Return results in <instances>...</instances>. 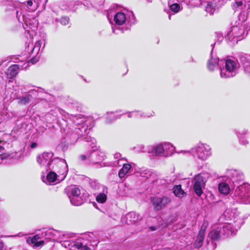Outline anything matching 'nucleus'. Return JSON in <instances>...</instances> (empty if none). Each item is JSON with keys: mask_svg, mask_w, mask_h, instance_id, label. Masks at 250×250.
I'll return each instance as SVG.
<instances>
[{"mask_svg": "<svg viewBox=\"0 0 250 250\" xmlns=\"http://www.w3.org/2000/svg\"><path fill=\"white\" fill-rule=\"evenodd\" d=\"M54 154L52 152H44L37 157V162L42 168V172H47L53 161Z\"/></svg>", "mask_w": 250, "mask_h": 250, "instance_id": "dca6fc26", "label": "nucleus"}, {"mask_svg": "<svg viewBox=\"0 0 250 250\" xmlns=\"http://www.w3.org/2000/svg\"><path fill=\"white\" fill-rule=\"evenodd\" d=\"M17 18L18 20V21H20V22H21V12H19V11H17Z\"/></svg>", "mask_w": 250, "mask_h": 250, "instance_id": "de8ad7c7", "label": "nucleus"}, {"mask_svg": "<svg viewBox=\"0 0 250 250\" xmlns=\"http://www.w3.org/2000/svg\"><path fill=\"white\" fill-rule=\"evenodd\" d=\"M82 248L81 247V248H71L70 250H83L81 248Z\"/></svg>", "mask_w": 250, "mask_h": 250, "instance_id": "5fc2aeb1", "label": "nucleus"}, {"mask_svg": "<svg viewBox=\"0 0 250 250\" xmlns=\"http://www.w3.org/2000/svg\"><path fill=\"white\" fill-rule=\"evenodd\" d=\"M107 189L106 191H102V192L99 193L96 196V201L100 203H104L107 199L106 194L107 193Z\"/></svg>", "mask_w": 250, "mask_h": 250, "instance_id": "f704fd0d", "label": "nucleus"}, {"mask_svg": "<svg viewBox=\"0 0 250 250\" xmlns=\"http://www.w3.org/2000/svg\"><path fill=\"white\" fill-rule=\"evenodd\" d=\"M49 170L55 172L59 177H61V180L64 179L68 172V166L66 161L63 159L56 157L53 159Z\"/></svg>", "mask_w": 250, "mask_h": 250, "instance_id": "f8f14e48", "label": "nucleus"}, {"mask_svg": "<svg viewBox=\"0 0 250 250\" xmlns=\"http://www.w3.org/2000/svg\"><path fill=\"white\" fill-rule=\"evenodd\" d=\"M150 201L154 209L159 210L171 202V200L167 196H164L163 197H154L151 198Z\"/></svg>", "mask_w": 250, "mask_h": 250, "instance_id": "6ab92c4d", "label": "nucleus"}, {"mask_svg": "<svg viewBox=\"0 0 250 250\" xmlns=\"http://www.w3.org/2000/svg\"><path fill=\"white\" fill-rule=\"evenodd\" d=\"M175 149L174 146L169 142H163L158 144L150 146L143 150L152 153L157 156L168 157L171 156Z\"/></svg>", "mask_w": 250, "mask_h": 250, "instance_id": "423d86ee", "label": "nucleus"}, {"mask_svg": "<svg viewBox=\"0 0 250 250\" xmlns=\"http://www.w3.org/2000/svg\"><path fill=\"white\" fill-rule=\"evenodd\" d=\"M46 45V41L45 39L40 40L36 42L34 47H44Z\"/></svg>", "mask_w": 250, "mask_h": 250, "instance_id": "79ce46f5", "label": "nucleus"}, {"mask_svg": "<svg viewBox=\"0 0 250 250\" xmlns=\"http://www.w3.org/2000/svg\"><path fill=\"white\" fill-rule=\"evenodd\" d=\"M49 171V172L47 174L46 176L47 181L49 183L54 182L57 179V177L58 176V174L54 171L51 170Z\"/></svg>", "mask_w": 250, "mask_h": 250, "instance_id": "e433bc0d", "label": "nucleus"}, {"mask_svg": "<svg viewBox=\"0 0 250 250\" xmlns=\"http://www.w3.org/2000/svg\"><path fill=\"white\" fill-rule=\"evenodd\" d=\"M223 181L220 182L218 186V190L220 193L224 195H227L230 190L229 185L231 184L229 182L227 179L223 178Z\"/></svg>", "mask_w": 250, "mask_h": 250, "instance_id": "bb28decb", "label": "nucleus"}, {"mask_svg": "<svg viewBox=\"0 0 250 250\" xmlns=\"http://www.w3.org/2000/svg\"><path fill=\"white\" fill-rule=\"evenodd\" d=\"M96 143L92 146L94 147L91 148L92 150L88 152L86 154H82L79 156V159L83 161H86L87 163L93 165L97 164L104 161L105 155L103 152L97 149L95 146Z\"/></svg>", "mask_w": 250, "mask_h": 250, "instance_id": "9b49d317", "label": "nucleus"}, {"mask_svg": "<svg viewBox=\"0 0 250 250\" xmlns=\"http://www.w3.org/2000/svg\"><path fill=\"white\" fill-rule=\"evenodd\" d=\"M9 62L7 60L2 61L0 63V69L1 70H3L8 64Z\"/></svg>", "mask_w": 250, "mask_h": 250, "instance_id": "37998d69", "label": "nucleus"}, {"mask_svg": "<svg viewBox=\"0 0 250 250\" xmlns=\"http://www.w3.org/2000/svg\"><path fill=\"white\" fill-rule=\"evenodd\" d=\"M150 229L151 230H155L156 229L154 227H151L150 228Z\"/></svg>", "mask_w": 250, "mask_h": 250, "instance_id": "bf43d9fd", "label": "nucleus"}, {"mask_svg": "<svg viewBox=\"0 0 250 250\" xmlns=\"http://www.w3.org/2000/svg\"><path fill=\"white\" fill-rule=\"evenodd\" d=\"M62 246L65 248L71 249L74 248H81L83 246L80 240H77L75 234L58 231L57 240Z\"/></svg>", "mask_w": 250, "mask_h": 250, "instance_id": "6e6552de", "label": "nucleus"}, {"mask_svg": "<svg viewBox=\"0 0 250 250\" xmlns=\"http://www.w3.org/2000/svg\"><path fill=\"white\" fill-rule=\"evenodd\" d=\"M42 92L38 88L31 89L21 96L18 97L17 99L19 104L25 105L34 99H41Z\"/></svg>", "mask_w": 250, "mask_h": 250, "instance_id": "2eb2a0df", "label": "nucleus"}, {"mask_svg": "<svg viewBox=\"0 0 250 250\" xmlns=\"http://www.w3.org/2000/svg\"><path fill=\"white\" fill-rule=\"evenodd\" d=\"M115 26H121L128 22L127 16L123 12H118L114 16Z\"/></svg>", "mask_w": 250, "mask_h": 250, "instance_id": "393cba45", "label": "nucleus"}, {"mask_svg": "<svg viewBox=\"0 0 250 250\" xmlns=\"http://www.w3.org/2000/svg\"><path fill=\"white\" fill-rule=\"evenodd\" d=\"M140 175L143 179L147 180L150 183L154 182L158 178V176L156 172L149 169L141 170L140 172Z\"/></svg>", "mask_w": 250, "mask_h": 250, "instance_id": "5701e85b", "label": "nucleus"}, {"mask_svg": "<svg viewBox=\"0 0 250 250\" xmlns=\"http://www.w3.org/2000/svg\"><path fill=\"white\" fill-rule=\"evenodd\" d=\"M206 174L200 173L195 176L193 180V184L204 186L207 182Z\"/></svg>", "mask_w": 250, "mask_h": 250, "instance_id": "c85d7f7f", "label": "nucleus"}, {"mask_svg": "<svg viewBox=\"0 0 250 250\" xmlns=\"http://www.w3.org/2000/svg\"><path fill=\"white\" fill-rule=\"evenodd\" d=\"M29 67L28 62H19L18 64L11 65L4 73L0 71V77L4 81L9 79H13L18 74L20 69H26Z\"/></svg>", "mask_w": 250, "mask_h": 250, "instance_id": "ddd939ff", "label": "nucleus"}, {"mask_svg": "<svg viewBox=\"0 0 250 250\" xmlns=\"http://www.w3.org/2000/svg\"><path fill=\"white\" fill-rule=\"evenodd\" d=\"M248 1L247 0H235L234 2L232 5V8L235 12L239 11L246 6V3Z\"/></svg>", "mask_w": 250, "mask_h": 250, "instance_id": "c756f323", "label": "nucleus"}, {"mask_svg": "<svg viewBox=\"0 0 250 250\" xmlns=\"http://www.w3.org/2000/svg\"><path fill=\"white\" fill-rule=\"evenodd\" d=\"M173 193L174 195L179 198H182L186 194L185 191L182 189L181 185H176L173 187Z\"/></svg>", "mask_w": 250, "mask_h": 250, "instance_id": "473e14b6", "label": "nucleus"}, {"mask_svg": "<svg viewBox=\"0 0 250 250\" xmlns=\"http://www.w3.org/2000/svg\"><path fill=\"white\" fill-rule=\"evenodd\" d=\"M204 186L193 184V189L198 196H200L203 193V188Z\"/></svg>", "mask_w": 250, "mask_h": 250, "instance_id": "58836bf2", "label": "nucleus"}, {"mask_svg": "<svg viewBox=\"0 0 250 250\" xmlns=\"http://www.w3.org/2000/svg\"><path fill=\"white\" fill-rule=\"evenodd\" d=\"M220 219L225 220L226 222L218 225L208 234L213 244V249L216 248L214 241L222 237L226 238L234 235L244 223V220L239 215V213L231 209H227Z\"/></svg>", "mask_w": 250, "mask_h": 250, "instance_id": "f257e3e1", "label": "nucleus"}, {"mask_svg": "<svg viewBox=\"0 0 250 250\" xmlns=\"http://www.w3.org/2000/svg\"><path fill=\"white\" fill-rule=\"evenodd\" d=\"M33 5V2L32 0H29L27 1V5L28 6H31Z\"/></svg>", "mask_w": 250, "mask_h": 250, "instance_id": "3c124183", "label": "nucleus"}, {"mask_svg": "<svg viewBox=\"0 0 250 250\" xmlns=\"http://www.w3.org/2000/svg\"><path fill=\"white\" fill-rule=\"evenodd\" d=\"M236 202L243 204L250 203V185L244 183L235 189L232 196Z\"/></svg>", "mask_w": 250, "mask_h": 250, "instance_id": "9d476101", "label": "nucleus"}, {"mask_svg": "<svg viewBox=\"0 0 250 250\" xmlns=\"http://www.w3.org/2000/svg\"><path fill=\"white\" fill-rule=\"evenodd\" d=\"M223 178L227 179L230 184H235L243 182L244 179V176L243 173L239 170L228 169L226 172V176Z\"/></svg>", "mask_w": 250, "mask_h": 250, "instance_id": "f3484780", "label": "nucleus"}, {"mask_svg": "<svg viewBox=\"0 0 250 250\" xmlns=\"http://www.w3.org/2000/svg\"><path fill=\"white\" fill-rule=\"evenodd\" d=\"M240 63L242 65L244 73L250 77V57L247 54H241L239 55Z\"/></svg>", "mask_w": 250, "mask_h": 250, "instance_id": "4be33fe9", "label": "nucleus"}, {"mask_svg": "<svg viewBox=\"0 0 250 250\" xmlns=\"http://www.w3.org/2000/svg\"><path fill=\"white\" fill-rule=\"evenodd\" d=\"M90 128L88 126L83 125L81 127L64 128V132L66 133L65 139L70 144L75 143L79 138L83 137L82 140L87 143L89 146L94 147L93 145L96 143L95 138L88 135L90 132Z\"/></svg>", "mask_w": 250, "mask_h": 250, "instance_id": "f03ea898", "label": "nucleus"}, {"mask_svg": "<svg viewBox=\"0 0 250 250\" xmlns=\"http://www.w3.org/2000/svg\"><path fill=\"white\" fill-rule=\"evenodd\" d=\"M71 107L74 110L81 111L82 109V105L81 103L73 100L72 102L71 103Z\"/></svg>", "mask_w": 250, "mask_h": 250, "instance_id": "4c0bfd02", "label": "nucleus"}, {"mask_svg": "<svg viewBox=\"0 0 250 250\" xmlns=\"http://www.w3.org/2000/svg\"><path fill=\"white\" fill-rule=\"evenodd\" d=\"M41 48H25V50L23 56L26 59L30 58V60L26 61V62H29L32 64H34L37 62L41 55L40 53Z\"/></svg>", "mask_w": 250, "mask_h": 250, "instance_id": "a211bd4d", "label": "nucleus"}, {"mask_svg": "<svg viewBox=\"0 0 250 250\" xmlns=\"http://www.w3.org/2000/svg\"><path fill=\"white\" fill-rule=\"evenodd\" d=\"M37 146L38 144L36 143L33 142L31 144L30 147L32 148H35L36 147H37Z\"/></svg>", "mask_w": 250, "mask_h": 250, "instance_id": "09e8293b", "label": "nucleus"}, {"mask_svg": "<svg viewBox=\"0 0 250 250\" xmlns=\"http://www.w3.org/2000/svg\"><path fill=\"white\" fill-rule=\"evenodd\" d=\"M90 186L91 188L95 190L101 189L103 191H106L107 188L98 182L97 180H91L89 183Z\"/></svg>", "mask_w": 250, "mask_h": 250, "instance_id": "7c9ffc66", "label": "nucleus"}, {"mask_svg": "<svg viewBox=\"0 0 250 250\" xmlns=\"http://www.w3.org/2000/svg\"><path fill=\"white\" fill-rule=\"evenodd\" d=\"M4 244L2 241H0V250H3Z\"/></svg>", "mask_w": 250, "mask_h": 250, "instance_id": "603ef678", "label": "nucleus"}, {"mask_svg": "<svg viewBox=\"0 0 250 250\" xmlns=\"http://www.w3.org/2000/svg\"><path fill=\"white\" fill-rule=\"evenodd\" d=\"M107 17L108 18V19L110 21V15L108 13V11H107Z\"/></svg>", "mask_w": 250, "mask_h": 250, "instance_id": "13d9d810", "label": "nucleus"}, {"mask_svg": "<svg viewBox=\"0 0 250 250\" xmlns=\"http://www.w3.org/2000/svg\"><path fill=\"white\" fill-rule=\"evenodd\" d=\"M170 9L174 13H178L181 9V7L179 4L174 3L170 5Z\"/></svg>", "mask_w": 250, "mask_h": 250, "instance_id": "ea45409f", "label": "nucleus"}, {"mask_svg": "<svg viewBox=\"0 0 250 250\" xmlns=\"http://www.w3.org/2000/svg\"><path fill=\"white\" fill-rule=\"evenodd\" d=\"M141 217L135 212H130L122 218V222L128 225L135 224L141 219Z\"/></svg>", "mask_w": 250, "mask_h": 250, "instance_id": "b1692460", "label": "nucleus"}, {"mask_svg": "<svg viewBox=\"0 0 250 250\" xmlns=\"http://www.w3.org/2000/svg\"><path fill=\"white\" fill-rule=\"evenodd\" d=\"M65 192L69 198L71 203L74 206H80L85 201L80 189L76 186L67 187L65 189Z\"/></svg>", "mask_w": 250, "mask_h": 250, "instance_id": "4468645a", "label": "nucleus"}, {"mask_svg": "<svg viewBox=\"0 0 250 250\" xmlns=\"http://www.w3.org/2000/svg\"><path fill=\"white\" fill-rule=\"evenodd\" d=\"M33 88H34L33 89H34V88L36 89L37 87H35V86H33ZM38 88H39V87H38ZM39 89L41 90V91H42V89H41V88H39ZM42 92V94H43V92Z\"/></svg>", "mask_w": 250, "mask_h": 250, "instance_id": "052dcab7", "label": "nucleus"}, {"mask_svg": "<svg viewBox=\"0 0 250 250\" xmlns=\"http://www.w3.org/2000/svg\"><path fill=\"white\" fill-rule=\"evenodd\" d=\"M215 7L216 4L215 3L209 2L206 7V11L210 15H212L215 11Z\"/></svg>", "mask_w": 250, "mask_h": 250, "instance_id": "c9c22d12", "label": "nucleus"}, {"mask_svg": "<svg viewBox=\"0 0 250 250\" xmlns=\"http://www.w3.org/2000/svg\"><path fill=\"white\" fill-rule=\"evenodd\" d=\"M207 245H208L209 244V241L208 240H207Z\"/></svg>", "mask_w": 250, "mask_h": 250, "instance_id": "680f3d73", "label": "nucleus"}, {"mask_svg": "<svg viewBox=\"0 0 250 250\" xmlns=\"http://www.w3.org/2000/svg\"><path fill=\"white\" fill-rule=\"evenodd\" d=\"M127 29V28H125V27H122V28H120L119 29V30L121 31V32H124L125 30H126Z\"/></svg>", "mask_w": 250, "mask_h": 250, "instance_id": "864d4df0", "label": "nucleus"}, {"mask_svg": "<svg viewBox=\"0 0 250 250\" xmlns=\"http://www.w3.org/2000/svg\"><path fill=\"white\" fill-rule=\"evenodd\" d=\"M23 236V234L20 232L15 235H5L3 236H1V237H21Z\"/></svg>", "mask_w": 250, "mask_h": 250, "instance_id": "c03bdc74", "label": "nucleus"}, {"mask_svg": "<svg viewBox=\"0 0 250 250\" xmlns=\"http://www.w3.org/2000/svg\"><path fill=\"white\" fill-rule=\"evenodd\" d=\"M112 31L113 33H115L116 34L118 33L117 32H116L115 29L113 26L112 27Z\"/></svg>", "mask_w": 250, "mask_h": 250, "instance_id": "4d7b16f0", "label": "nucleus"}, {"mask_svg": "<svg viewBox=\"0 0 250 250\" xmlns=\"http://www.w3.org/2000/svg\"><path fill=\"white\" fill-rule=\"evenodd\" d=\"M134 117H136V118L141 117L140 116V113L134 114Z\"/></svg>", "mask_w": 250, "mask_h": 250, "instance_id": "6e6d98bb", "label": "nucleus"}, {"mask_svg": "<svg viewBox=\"0 0 250 250\" xmlns=\"http://www.w3.org/2000/svg\"><path fill=\"white\" fill-rule=\"evenodd\" d=\"M223 40V38L222 36H220L218 39V41L216 42L214 44H211V47H214L215 45L218 46L220 45V42Z\"/></svg>", "mask_w": 250, "mask_h": 250, "instance_id": "a18cd8bd", "label": "nucleus"}, {"mask_svg": "<svg viewBox=\"0 0 250 250\" xmlns=\"http://www.w3.org/2000/svg\"><path fill=\"white\" fill-rule=\"evenodd\" d=\"M222 67H220V75L222 78H230L235 77L238 72L240 64L237 59L228 57L220 60Z\"/></svg>", "mask_w": 250, "mask_h": 250, "instance_id": "20e7f679", "label": "nucleus"}, {"mask_svg": "<svg viewBox=\"0 0 250 250\" xmlns=\"http://www.w3.org/2000/svg\"><path fill=\"white\" fill-rule=\"evenodd\" d=\"M54 113H56L55 116L57 118H59L60 115L62 117V120L66 123L70 124L72 122L75 125H78L77 127H81L83 125L87 126V125H85L87 119L85 116L82 115L70 114L60 108H56Z\"/></svg>", "mask_w": 250, "mask_h": 250, "instance_id": "0eeeda50", "label": "nucleus"}, {"mask_svg": "<svg viewBox=\"0 0 250 250\" xmlns=\"http://www.w3.org/2000/svg\"><path fill=\"white\" fill-rule=\"evenodd\" d=\"M69 18L66 16L62 17L59 20H56V21L60 22L62 25H66L69 22Z\"/></svg>", "mask_w": 250, "mask_h": 250, "instance_id": "a19ab883", "label": "nucleus"}, {"mask_svg": "<svg viewBox=\"0 0 250 250\" xmlns=\"http://www.w3.org/2000/svg\"><path fill=\"white\" fill-rule=\"evenodd\" d=\"M214 48H212L210 54V59L207 62V68L209 71H214L217 69L219 67V58L214 54Z\"/></svg>", "mask_w": 250, "mask_h": 250, "instance_id": "aec40b11", "label": "nucleus"}, {"mask_svg": "<svg viewBox=\"0 0 250 250\" xmlns=\"http://www.w3.org/2000/svg\"><path fill=\"white\" fill-rule=\"evenodd\" d=\"M131 166L129 164H124L123 167L119 171V176L121 178H123L128 173L131 169Z\"/></svg>", "mask_w": 250, "mask_h": 250, "instance_id": "2f4dec72", "label": "nucleus"}, {"mask_svg": "<svg viewBox=\"0 0 250 250\" xmlns=\"http://www.w3.org/2000/svg\"><path fill=\"white\" fill-rule=\"evenodd\" d=\"M178 153L191 155L194 158L202 161L207 160L212 154L210 146L207 144L203 143L196 144L190 150H182Z\"/></svg>", "mask_w": 250, "mask_h": 250, "instance_id": "39448f33", "label": "nucleus"}, {"mask_svg": "<svg viewBox=\"0 0 250 250\" xmlns=\"http://www.w3.org/2000/svg\"><path fill=\"white\" fill-rule=\"evenodd\" d=\"M205 232L206 227L202 226L194 243V247L195 248L198 249L203 246Z\"/></svg>", "mask_w": 250, "mask_h": 250, "instance_id": "a878e982", "label": "nucleus"}, {"mask_svg": "<svg viewBox=\"0 0 250 250\" xmlns=\"http://www.w3.org/2000/svg\"><path fill=\"white\" fill-rule=\"evenodd\" d=\"M121 117V115H118L114 112L108 113L106 117V122L107 123H111L112 122L120 118Z\"/></svg>", "mask_w": 250, "mask_h": 250, "instance_id": "72a5a7b5", "label": "nucleus"}, {"mask_svg": "<svg viewBox=\"0 0 250 250\" xmlns=\"http://www.w3.org/2000/svg\"><path fill=\"white\" fill-rule=\"evenodd\" d=\"M58 230L52 229L43 228L32 237H28L27 242L33 247L37 248L42 247L45 241H55Z\"/></svg>", "mask_w": 250, "mask_h": 250, "instance_id": "7ed1b4c3", "label": "nucleus"}, {"mask_svg": "<svg viewBox=\"0 0 250 250\" xmlns=\"http://www.w3.org/2000/svg\"><path fill=\"white\" fill-rule=\"evenodd\" d=\"M177 2L181 3L182 2H185L187 4L189 2V0H176Z\"/></svg>", "mask_w": 250, "mask_h": 250, "instance_id": "8fccbe9b", "label": "nucleus"}, {"mask_svg": "<svg viewBox=\"0 0 250 250\" xmlns=\"http://www.w3.org/2000/svg\"><path fill=\"white\" fill-rule=\"evenodd\" d=\"M228 39L229 41V46H234L239 41L245 38L247 33L245 34V26L242 24L232 25L228 31Z\"/></svg>", "mask_w": 250, "mask_h": 250, "instance_id": "1a4fd4ad", "label": "nucleus"}, {"mask_svg": "<svg viewBox=\"0 0 250 250\" xmlns=\"http://www.w3.org/2000/svg\"><path fill=\"white\" fill-rule=\"evenodd\" d=\"M131 15H132V17H134L133 14L132 13Z\"/></svg>", "mask_w": 250, "mask_h": 250, "instance_id": "e2e57ef3", "label": "nucleus"}, {"mask_svg": "<svg viewBox=\"0 0 250 250\" xmlns=\"http://www.w3.org/2000/svg\"><path fill=\"white\" fill-rule=\"evenodd\" d=\"M234 131L240 145L246 146L249 144L248 136L250 132L248 129L244 128L241 130L235 129Z\"/></svg>", "mask_w": 250, "mask_h": 250, "instance_id": "412c9836", "label": "nucleus"}, {"mask_svg": "<svg viewBox=\"0 0 250 250\" xmlns=\"http://www.w3.org/2000/svg\"><path fill=\"white\" fill-rule=\"evenodd\" d=\"M114 157L115 159H121V157H122V155L120 153H116L114 154Z\"/></svg>", "mask_w": 250, "mask_h": 250, "instance_id": "49530a36", "label": "nucleus"}, {"mask_svg": "<svg viewBox=\"0 0 250 250\" xmlns=\"http://www.w3.org/2000/svg\"><path fill=\"white\" fill-rule=\"evenodd\" d=\"M138 113H140V116L143 118H149L154 116L155 115V113L153 111H152L150 113H144L141 111L139 110L129 111L126 113H124L123 114H127V117L129 118H131L134 117V114H137Z\"/></svg>", "mask_w": 250, "mask_h": 250, "instance_id": "cd10ccee", "label": "nucleus"}]
</instances>
